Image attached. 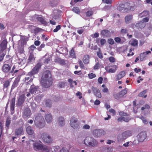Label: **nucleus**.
I'll list each match as a JSON object with an SVG mask.
<instances>
[{"label":"nucleus","mask_w":152,"mask_h":152,"mask_svg":"<svg viewBox=\"0 0 152 152\" xmlns=\"http://www.w3.org/2000/svg\"><path fill=\"white\" fill-rule=\"evenodd\" d=\"M41 84L45 88L50 87L52 84V79L50 71L47 70L44 72L41 80Z\"/></svg>","instance_id":"nucleus-1"},{"label":"nucleus","mask_w":152,"mask_h":152,"mask_svg":"<svg viewBox=\"0 0 152 152\" xmlns=\"http://www.w3.org/2000/svg\"><path fill=\"white\" fill-rule=\"evenodd\" d=\"M9 55H7L6 61L4 62V64L3 65L1 69L5 73H8L10 71L12 66V58Z\"/></svg>","instance_id":"nucleus-2"},{"label":"nucleus","mask_w":152,"mask_h":152,"mask_svg":"<svg viewBox=\"0 0 152 152\" xmlns=\"http://www.w3.org/2000/svg\"><path fill=\"white\" fill-rule=\"evenodd\" d=\"M34 123L35 125L40 128L43 127L45 124L43 117L40 113H38L36 115Z\"/></svg>","instance_id":"nucleus-3"},{"label":"nucleus","mask_w":152,"mask_h":152,"mask_svg":"<svg viewBox=\"0 0 152 152\" xmlns=\"http://www.w3.org/2000/svg\"><path fill=\"white\" fill-rule=\"evenodd\" d=\"M84 143L89 147H94L98 145V142L91 137H87L84 140Z\"/></svg>","instance_id":"nucleus-4"},{"label":"nucleus","mask_w":152,"mask_h":152,"mask_svg":"<svg viewBox=\"0 0 152 152\" xmlns=\"http://www.w3.org/2000/svg\"><path fill=\"white\" fill-rule=\"evenodd\" d=\"M42 64L40 62L37 63L35 66L32 69L30 72L28 73L27 75L32 77L35 75L37 74L41 69Z\"/></svg>","instance_id":"nucleus-5"},{"label":"nucleus","mask_w":152,"mask_h":152,"mask_svg":"<svg viewBox=\"0 0 152 152\" xmlns=\"http://www.w3.org/2000/svg\"><path fill=\"white\" fill-rule=\"evenodd\" d=\"M34 148L35 150H41L46 151L45 152H49L50 148L44 145L39 142H36L33 144Z\"/></svg>","instance_id":"nucleus-6"},{"label":"nucleus","mask_w":152,"mask_h":152,"mask_svg":"<svg viewBox=\"0 0 152 152\" xmlns=\"http://www.w3.org/2000/svg\"><path fill=\"white\" fill-rule=\"evenodd\" d=\"M132 134V132L131 131H126L124 132L122 134H119L117 137L118 140L119 142L123 141L128 137L131 136Z\"/></svg>","instance_id":"nucleus-7"},{"label":"nucleus","mask_w":152,"mask_h":152,"mask_svg":"<svg viewBox=\"0 0 152 152\" xmlns=\"http://www.w3.org/2000/svg\"><path fill=\"white\" fill-rule=\"evenodd\" d=\"M119 115L121 117L117 119V121L118 122H121L123 121L128 122L130 119L128 116L129 114L123 111H121L119 113Z\"/></svg>","instance_id":"nucleus-8"},{"label":"nucleus","mask_w":152,"mask_h":152,"mask_svg":"<svg viewBox=\"0 0 152 152\" xmlns=\"http://www.w3.org/2000/svg\"><path fill=\"white\" fill-rule=\"evenodd\" d=\"M41 137L44 142L46 143H50L52 141V137L45 133H44L42 134Z\"/></svg>","instance_id":"nucleus-9"},{"label":"nucleus","mask_w":152,"mask_h":152,"mask_svg":"<svg viewBox=\"0 0 152 152\" xmlns=\"http://www.w3.org/2000/svg\"><path fill=\"white\" fill-rule=\"evenodd\" d=\"M93 135L95 137H100L105 134V132L102 129H95L93 131Z\"/></svg>","instance_id":"nucleus-10"},{"label":"nucleus","mask_w":152,"mask_h":152,"mask_svg":"<svg viewBox=\"0 0 152 152\" xmlns=\"http://www.w3.org/2000/svg\"><path fill=\"white\" fill-rule=\"evenodd\" d=\"M137 138L139 142H143L147 137V134L145 132H142L137 135Z\"/></svg>","instance_id":"nucleus-11"},{"label":"nucleus","mask_w":152,"mask_h":152,"mask_svg":"<svg viewBox=\"0 0 152 152\" xmlns=\"http://www.w3.org/2000/svg\"><path fill=\"white\" fill-rule=\"evenodd\" d=\"M31 115V112L30 109L28 107H26L24 109L22 114L23 117L30 118Z\"/></svg>","instance_id":"nucleus-12"},{"label":"nucleus","mask_w":152,"mask_h":152,"mask_svg":"<svg viewBox=\"0 0 152 152\" xmlns=\"http://www.w3.org/2000/svg\"><path fill=\"white\" fill-rule=\"evenodd\" d=\"M130 4L128 3H121L119 6L121 7L124 8L127 10H134L133 7L132 6H129Z\"/></svg>","instance_id":"nucleus-13"},{"label":"nucleus","mask_w":152,"mask_h":152,"mask_svg":"<svg viewBox=\"0 0 152 152\" xmlns=\"http://www.w3.org/2000/svg\"><path fill=\"white\" fill-rule=\"evenodd\" d=\"M77 118L75 117L72 118L70 120V124L72 127L74 129L77 128L78 126V124L77 123Z\"/></svg>","instance_id":"nucleus-14"},{"label":"nucleus","mask_w":152,"mask_h":152,"mask_svg":"<svg viewBox=\"0 0 152 152\" xmlns=\"http://www.w3.org/2000/svg\"><path fill=\"white\" fill-rule=\"evenodd\" d=\"M101 35L104 38H108L111 37L110 31L107 29H104L101 31Z\"/></svg>","instance_id":"nucleus-15"},{"label":"nucleus","mask_w":152,"mask_h":152,"mask_svg":"<svg viewBox=\"0 0 152 152\" xmlns=\"http://www.w3.org/2000/svg\"><path fill=\"white\" fill-rule=\"evenodd\" d=\"M92 90L94 95L97 97L100 98L102 97L100 92L99 90L96 88L93 87Z\"/></svg>","instance_id":"nucleus-16"},{"label":"nucleus","mask_w":152,"mask_h":152,"mask_svg":"<svg viewBox=\"0 0 152 152\" xmlns=\"http://www.w3.org/2000/svg\"><path fill=\"white\" fill-rule=\"evenodd\" d=\"M7 42L6 40H4L2 41L0 45L1 47L0 52H1L5 50L7 48Z\"/></svg>","instance_id":"nucleus-17"},{"label":"nucleus","mask_w":152,"mask_h":152,"mask_svg":"<svg viewBox=\"0 0 152 152\" xmlns=\"http://www.w3.org/2000/svg\"><path fill=\"white\" fill-rule=\"evenodd\" d=\"M145 25L146 24L143 21H141L136 24L135 26L138 29H142L144 28Z\"/></svg>","instance_id":"nucleus-18"},{"label":"nucleus","mask_w":152,"mask_h":152,"mask_svg":"<svg viewBox=\"0 0 152 152\" xmlns=\"http://www.w3.org/2000/svg\"><path fill=\"white\" fill-rule=\"evenodd\" d=\"M20 81V78L18 77L16 78L15 80H14L12 86L11 90L14 89L15 87H17Z\"/></svg>","instance_id":"nucleus-19"},{"label":"nucleus","mask_w":152,"mask_h":152,"mask_svg":"<svg viewBox=\"0 0 152 152\" xmlns=\"http://www.w3.org/2000/svg\"><path fill=\"white\" fill-rule=\"evenodd\" d=\"M39 87L35 86L33 84L31 85L29 89L30 92L32 94L35 93L37 91Z\"/></svg>","instance_id":"nucleus-20"},{"label":"nucleus","mask_w":152,"mask_h":152,"mask_svg":"<svg viewBox=\"0 0 152 152\" xmlns=\"http://www.w3.org/2000/svg\"><path fill=\"white\" fill-rule=\"evenodd\" d=\"M133 19V15H126L124 18L125 23L127 24L129 23Z\"/></svg>","instance_id":"nucleus-21"},{"label":"nucleus","mask_w":152,"mask_h":152,"mask_svg":"<svg viewBox=\"0 0 152 152\" xmlns=\"http://www.w3.org/2000/svg\"><path fill=\"white\" fill-rule=\"evenodd\" d=\"M90 56L87 54L85 55L83 58V61L85 64H87L89 63Z\"/></svg>","instance_id":"nucleus-22"},{"label":"nucleus","mask_w":152,"mask_h":152,"mask_svg":"<svg viewBox=\"0 0 152 152\" xmlns=\"http://www.w3.org/2000/svg\"><path fill=\"white\" fill-rule=\"evenodd\" d=\"M52 117L50 114L49 113L45 115V119L48 123H50L52 120Z\"/></svg>","instance_id":"nucleus-23"},{"label":"nucleus","mask_w":152,"mask_h":152,"mask_svg":"<svg viewBox=\"0 0 152 152\" xmlns=\"http://www.w3.org/2000/svg\"><path fill=\"white\" fill-rule=\"evenodd\" d=\"M125 75V73L124 71L120 72L117 75L116 80L117 81L121 79L124 77Z\"/></svg>","instance_id":"nucleus-24"},{"label":"nucleus","mask_w":152,"mask_h":152,"mask_svg":"<svg viewBox=\"0 0 152 152\" xmlns=\"http://www.w3.org/2000/svg\"><path fill=\"white\" fill-rule=\"evenodd\" d=\"M11 80H6L4 81L3 83V89H7L10 85Z\"/></svg>","instance_id":"nucleus-25"},{"label":"nucleus","mask_w":152,"mask_h":152,"mask_svg":"<svg viewBox=\"0 0 152 152\" xmlns=\"http://www.w3.org/2000/svg\"><path fill=\"white\" fill-rule=\"evenodd\" d=\"M129 43L133 46H136L138 45V42L137 40L135 39H132L129 42Z\"/></svg>","instance_id":"nucleus-26"},{"label":"nucleus","mask_w":152,"mask_h":152,"mask_svg":"<svg viewBox=\"0 0 152 152\" xmlns=\"http://www.w3.org/2000/svg\"><path fill=\"white\" fill-rule=\"evenodd\" d=\"M37 20L40 22L41 24L46 25L47 24V23L45 19L42 17H38L37 18Z\"/></svg>","instance_id":"nucleus-27"},{"label":"nucleus","mask_w":152,"mask_h":152,"mask_svg":"<svg viewBox=\"0 0 152 152\" xmlns=\"http://www.w3.org/2000/svg\"><path fill=\"white\" fill-rule=\"evenodd\" d=\"M24 97L22 95L20 96L18 99V105H21L23 104L24 102Z\"/></svg>","instance_id":"nucleus-28"},{"label":"nucleus","mask_w":152,"mask_h":152,"mask_svg":"<svg viewBox=\"0 0 152 152\" xmlns=\"http://www.w3.org/2000/svg\"><path fill=\"white\" fill-rule=\"evenodd\" d=\"M35 60V58L32 52H31L28 59V63H31L32 61Z\"/></svg>","instance_id":"nucleus-29"},{"label":"nucleus","mask_w":152,"mask_h":152,"mask_svg":"<svg viewBox=\"0 0 152 152\" xmlns=\"http://www.w3.org/2000/svg\"><path fill=\"white\" fill-rule=\"evenodd\" d=\"M58 124L59 125L63 126L64 124V119L63 117H60L58 120Z\"/></svg>","instance_id":"nucleus-30"},{"label":"nucleus","mask_w":152,"mask_h":152,"mask_svg":"<svg viewBox=\"0 0 152 152\" xmlns=\"http://www.w3.org/2000/svg\"><path fill=\"white\" fill-rule=\"evenodd\" d=\"M26 130L27 133L29 135H32L34 133V131L32 129L31 127L30 126L27 127Z\"/></svg>","instance_id":"nucleus-31"},{"label":"nucleus","mask_w":152,"mask_h":152,"mask_svg":"<svg viewBox=\"0 0 152 152\" xmlns=\"http://www.w3.org/2000/svg\"><path fill=\"white\" fill-rule=\"evenodd\" d=\"M23 132V129L22 127H20L17 129L15 131L16 135H18L21 134Z\"/></svg>","instance_id":"nucleus-32"},{"label":"nucleus","mask_w":152,"mask_h":152,"mask_svg":"<svg viewBox=\"0 0 152 152\" xmlns=\"http://www.w3.org/2000/svg\"><path fill=\"white\" fill-rule=\"evenodd\" d=\"M68 81L70 84V87L71 88H72L74 87V85L75 86L77 85V82L75 81H73L72 80V79H68Z\"/></svg>","instance_id":"nucleus-33"},{"label":"nucleus","mask_w":152,"mask_h":152,"mask_svg":"<svg viewBox=\"0 0 152 152\" xmlns=\"http://www.w3.org/2000/svg\"><path fill=\"white\" fill-rule=\"evenodd\" d=\"M147 90L146 89L140 92L138 95V96L142 97L144 98H146L147 96L146 95H144L147 92Z\"/></svg>","instance_id":"nucleus-34"},{"label":"nucleus","mask_w":152,"mask_h":152,"mask_svg":"<svg viewBox=\"0 0 152 152\" xmlns=\"http://www.w3.org/2000/svg\"><path fill=\"white\" fill-rule=\"evenodd\" d=\"M28 40V38L25 36H23L21 39V43L23 45L26 44V42Z\"/></svg>","instance_id":"nucleus-35"},{"label":"nucleus","mask_w":152,"mask_h":152,"mask_svg":"<svg viewBox=\"0 0 152 152\" xmlns=\"http://www.w3.org/2000/svg\"><path fill=\"white\" fill-rule=\"evenodd\" d=\"M11 118L9 117H8L7 118L6 126L7 128H9L10 127L11 122Z\"/></svg>","instance_id":"nucleus-36"},{"label":"nucleus","mask_w":152,"mask_h":152,"mask_svg":"<svg viewBox=\"0 0 152 152\" xmlns=\"http://www.w3.org/2000/svg\"><path fill=\"white\" fill-rule=\"evenodd\" d=\"M33 79L32 78L30 79L29 77H26L25 78V82L27 84H30L32 82Z\"/></svg>","instance_id":"nucleus-37"},{"label":"nucleus","mask_w":152,"mask_h":152,"mask_svg":"<svg viewBox=\"0 0 152 152\" xmlns=\"http://www.w3.org/2000/svg\"><path fill=\"white\" fill-rule=\"evenodd\" d=\"M127 93V91L126 90V89L125 88L120 92L119 93L120 94V96L122 97L125 94H126Z\"/></svg>","instance_id":"nucleus-38"},{"label":"nucleus","mask_w":152,"mask_h":152,"mask_svg":"<svg viewBox=\"0 0 152 152\" xmlns=\"http://www.w3.org/2000/svg\"><path fill=\"white\" fill-rule=\"evenodd\" d=\"M145 52H143V53H141L140 55V60L141 61H143L145 57Z\"/></svg>","instance_id":"nucleus-39"},{"label":"nucleus","mask_w":152,"mask_h":152,"mask_svg":"<svg viewBox=\"0 0 152 152\" xmlns=\"http://www.w3.org/2000/svg\"><path fill=\"white\" fill-rule=\"evenodd\" d=\"M114 68H110L108 71V72L110 73H114L117 69V66L116 65L113 66Z\"/></svg>","instance_id":"nucleus-40"},{"label":"nucleus","mask_w":152,"mask_h":152,"mask_svg":"<svg viewBox=\"0 0 152 152\" xmlns=\"http://www.w3.org/2000/svg\"><path fill=\"white\" fill-rule=\"evenodd\" d=\"M69 54L71 56L72 58H75L76 57L75 53L74 50L73 48L69 52Z\"/></svg>","instance_id":"nucleus-41"},{"label":"nucleus","mask_w":152,"mask_h":152,"mask_svg":"<svg viewBox=\"0 0 152 152\" xmlns=\"http://www.w3.org/2000/svg\"><path fill=\"white\" fill-rule=\"evenodd\" d=\"M149 14V12L148 11H144L141 14H140V15L141 17H143L148 15Z\"/></svg>","instance_id":"nucleus-42"},{"label":"nucleus","mask_w":152,"mask_h":152,"mask_svg":"<svg viewBox=\"0 0 152 152\" xmlns=\"http://www.w3.org/2000/svg\"><path fill=\"white\" fill-rule=\"evenodd\" d=\"M72 11L77 14H79L80 13V10L77 7H74L72 9Z\"/></svg>","instance_id":"nucleus-43"},{"label":"nucleus","mask_w":152,"mask_h":152,"mask_svg":"<svg viewBox=\"0 0 152 152\" xmlns=\"http://www.w3.org/2000/svg\"><path fill=\"white\" fill-rule=\"evenodd\" d=\"M45 105L48 107H51V100L49 99L47 100L46 102Z\"/></svg>","instance_id":"nucleus-44"},{"label":"nucleus","mask_w":152,"mask_h":152,"mask_svg":"<svg viewBox=\"0 0 152 152\" xmlns=\"http://www.w3.org/2000/svg\"><path fill=\"white\" fill-rule=\"evenodd\" d=\"M102 86L103 88V89L102 90V91L104 93H107L108 92V90L106 87V86L104 84L102 85Z\"/></svg>","instance_id":"nucleus-45"},{"label":"nucleus","mask_w":152,"mask_h":152,"mask_svg":"<svg viewBox=\"0 0 152 152\" xmlns=\"http://www.w3.org/2000/svg\"><path fill=\"white\" fill-rule=\"evenodd\" d=\"M61 28V26L60 25H58L56 26V28L53 30V31L54 32H56L60 30Z\"/></svg>","instance_id":"nucleus-46"},{"label":"nucleus","mask_w":152,"mask_h":152,"mask_svg":"<svg viewBox=\"0 0 152 152\" xmlns=\"http://www.w3.org/2000/svg\"><path fill=\"white\" fill-rule=\"evenodd\" d=\"M93 12L92 11H88L86 13L87 17H90L93 15Z\"/></svg>","instance_id":"nucleus-47"},{"label":"nucleus","mask_w":152,"mask_h":152,"mask_svg":"<svg viewBox=\"0 0 152 152\" xmlns=\"http://www.w3.org/2000/svg\"><path fill=\"white\" fill-rule=\"evenodd\" d=\"M50 61V57L45 58L44 60L43 63L45 64H47L49 63Z\"/></svg>","instance_id":"nucleus-48"},{"label":"nucleus","mask_w":152,"mask_h":152,"mask_svg":"<svg viewBox=\"0 0 152 152\" xmlns=\"http://www.w3.org/2000/svg\"><path fill=\"white\" fill-rule=\"evenodd\" d=\"M107 41L110 45H113L114 43V42L112 38L109 39H108Z\"/></svg>","instance_id":"nucleus-49"},{"label":"nucleus","mask_w":152,"mask_h":152,"mask_svg":"<svg viewBox=\"0 0 152 152\" xmlns=\"http://www.w3.org/2000/svg\"><path fill=\"white\" fill-rule=\"evenodd\" d=\"M88 76L90 79H92L95 77L96 75L95 74L91 73V74H88Z\"/></svg>","instance_id":"nucleus-50"},{"label":"nucleus","mask_w":152,"mask_h":152,"mask_svg":"<svg viewBox=\"0 0 152 152\" xmlns=\"http://www.w3.org/2000/svg\"><path fill=\"white\" fill-rule=\"evenodd\" d=\"M141 119L142 121L145 124H147L148 123V121L143 117L142 116L140 118Z\"/></svg>","instance_id":"nucleus-51"},{"label":"nucleus","mask_w":152,"mask_h":152,"mask_svg":"<svg viewBox=\"0 0 152 152\" xmlns=\"http://www.w3.org/2000/svg\"><path fill=\"white\" fill-rule=\"evenodd\" d=\"M109 60L110 62L113 63L115 61V59L114 57L111 56L109 58Z\"/></svg>","instance_id":"nucleus-52"},{"label":"nucleus","mask_w":152,"mask_h":152,"mask_svg":"<svg viewBox=\"0 0 152 152\" xmlns=\"http://www.w3.org/2000/svg\"><path fill=\"white\" fill-rule=\"evenodd\" d=\"M15 106V105H10V106L11 112L12 114H13L14 112Z\"/></svg>","instance_id":"nucleus-53"},{"label":"nucleus","mask_w":152,"mask_h":152,"mask_svg":"<svg viewBox=\"0 0 152 152\" xmlns=\"http://www.w3.org/2000/svg\"><path fill=\"white\" fill-rule=\"evenodd\" d=\"M99 62L98 61L94 66V69H98L99 67Z\"/></svg>","instance_id":"nucleus-54"},{"label":"nucleus","mask_w":152,"mask_h":152,"mask_svg":"<svg viewBox=\"0 0 152 152\" xmlns=\"http://www.w3.org/2000/svg\"><path fill=\"white\" fill-rule=\"evenodd\" d=\"M114 97L116 99H118L120 98L121 97L120 96L119 93H117L113 95Z\"/></svg>","instance_id":"nucleus-55"},{"label":"nucleus","mask_w":152,"mask_h":152,"mask_svg":"<svg viewBox=\"0 0 152 152\" xmlns=\"http://www.w3.org/2000/svg\"><path fill=\"white\" fill-rule=\"evenodd\" d=\"M5 56V54L4 53H1V52H0V62L3 59L4 57Z\"/></svg>","instance_id":"nucleus-56"},{"label":"nucleus","mask_w":152,"mask_h":152,"mask_svg":"<svg viewBox=\"0 0 152 152\" xmlns=\"http://www.w3.org/2000/svg\"><path fill=\"white\" fill-rule=\"evenodd\" d=\"M78 64H79L80 67V68L83 69L84 67V66L83 63L82 61L79 60L78 61Z\"/></svg>","instance_id":"nucleus-57"},{"label":"nucleus","mask_w":152,"mask_h":152,"mask_svg":"<svg viewBox=\"0 0 152 152\" xmlns=\"http://www.w3.org/2000/svg\"><path fill=\"white\" fill-rule=\"evenodd\" d=\"M114 40L116 42L119 43L121 42V39L119 37H116L114 38Z\"/></svg>","instance_id":"nucleus-58"},{"label":"nucleus","mask_w":152,"mask_h":152,"mask_svg":"<svg viewBox=\"0 0 152 152\" xmlns=\"http://www.w3.org/2000/svg\"><path fill=\"white\" fill-rule=\"evenodd\" d=\"M84 31V29L82 28H80L77 30V32L79 34H82Z\"/></svg>","instance_id":"nucleus-59"},{"label":"nucleus","mask_w":152,"mask_h":152,"mask_svg":"<svg viewBox=\"0 0 152 152\" xmlns=\"http://www.w3.org/2000/svg\"><path fill=\"white\" fill-rule=\"evenodd\" d=\"M100 43L101 45L103 46L106 43V40L104 39H101L100 40Z\"/></svg>","instance_id":"nucleus-60"},{"label":"nucleus","mask_w":152,"mask_h":152,"mask_svg":"<svg viewBox=\"0 0 152 152\" xmlns=\"http://www.w3.org/2000/svg\"><path fill=\"white\" fill-rule=\"evenodd\" d=\"M127 31V30L126 29H122L120 31L121 33L122 34H126Z\"/></svg>","instance_id":"nucleus-61"},{"label":"nucleus","mask_w":152,"mask_h":152,"mask_svg":"<svg viewBox=\"0 0 152 152\" xmlns=\"http://www.w3.org/2000/svg\"><path fill=\"white\" fill-rule=\"evenodd\" d=\"M19 52L20 53V54H22L24 52V47L23 45L21 47H20L19 49Z\"/></svg>","instance_id":"nucleus-62"},{"label":"nucleus","mask_w":152,"mask_h":152,"mask_svg":"<svg viewBox=\"0 0 152 152\" xmlns=\"http://www.w3.org/2000/svg\"><path fill=\"white\" fill-rule=\"evenodd\" d=\"M65 86V83L63 82H60L59 83L58 86L60 88L64 87Z\"/></svg>","instance_id":"nucleus-63"},{"label":"nucleus","mask_w":152,"mask_h":152,"mask_svg":"<svg viewBox=\"0 0 152 152\" xmlns=\"http://www.w3.org/2000/svg\"><path fill=\"white\" fill-rule=\"evenodd\" d=\"M60 152H69V151L67 148H63L61 150Z\"/></svg>","instance_id":"nucleus-64"}]
</instances>
